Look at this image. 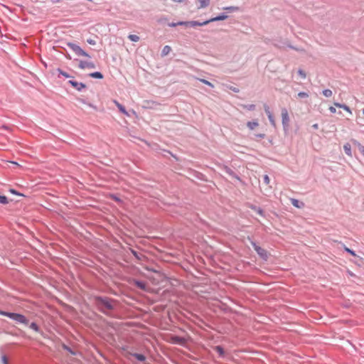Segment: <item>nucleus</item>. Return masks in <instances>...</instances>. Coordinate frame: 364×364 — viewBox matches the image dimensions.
I'll list each match as a JSON object with an SVG mask.
<instances>
[{
    "label": "nucleus",
    "mask_w": 364,
    "mask_h": 364,
    "mask_svg": "<svg viewBox=\"0 0 364 364\" xmlns=\"http://www.w3.org/2000/svg\"><path fill=\"white\" fill-rule=\"evenodd\" d=\"M363 114H364V109H363Z\"/></svg>",
    "instance_id": "09e8293b"
},
{
    "label": "nucleus",
    "mask_w": 364,
    "mask_h": 364,
    "mask_svg": "<svg viewBox=\"0 0 364 364\" xmlns=\"http://www.w3.org/2000/svg\"><path fill=\"white\" fill-rule=\"evenodd\" d=\"M10 192L14 193V194H18L17 192L15 190H14V189H11Z\"/></svg>",
    "instance_id": "79ce46f5"
},
{
    "label": "nucleus",
    "mask_w": 364,
    "mask_h": 364,
    "mask_svg": "<svg viewBox=\"0 0 364 364\" xmlns=\"http://www.w3.org/2000/svg\"><path fill=\"white\" fill-rule=\"evenodd\" d=\"M135 284H136V287H138L141 289H143V290L146 289V284L144 282L136 281V282H135Z\"/></svg>",
    "instance_id": "4be33fe9"
},
{
    "label": "nucleus",
    "mask_w": 364,
    "mask_h": 364,
    "mask_svg": "<svg viewBox=\"0 0 364 364\" xmlns=\"http://www.w3.org/2000/svg\"><path fill=\"white\" fill-rule=\"evenodd\" d=\"M9 203L8 198L4 196H0V203L7 204Z\"/></svg>",
    "instance_id": "b1692460"
},
{
    "label": "nucleus",
    "mask_w": 364,
    "mask_h": 364,
    "mask_svg": "<svg viewBox=\"0 0 364 364\" xmlns=\"http://www.w3.org/2000/svg\"><path fill=\"white\" fill-rule=\"evenodd\" d=\"M129 39L134 42H137L139 41V37L137 35L135 34H130L128 36Z\"/></svg>",
    "instance_id": "6ab92c4d"
},
{
    "label": "nucleus",
    "mask_w": 364,
    "mask_h": 364,
    "mask_svg": "<svg viewBox=\"0 0 364 364\" xmlns=\"http://www.w3.org/2000/svg\"><path fill=\"white\" fill-rule=\"evenodd\" d=\"M259 126V123L257 121L254 122H248L247 123V127L250 129L253 130Z\"/></svg>",
    "instance_id": "ddd939ff"
},
{
    "label": "nucleus",
    "mask_w": 364,
    "mask_h": 364,
    "mask_svg": "<svg viewBox=\"0 0 364 364\" xmlns=\"http://www.w3.org/2000/svg\"><path fill=\"white\" fill-rule=\"evenodd\" d=\"M136 358L141 361H143L145 360V357L141 354H136Z\"/></svg>",
    "instance_id": "473e14b6"
},
{
    "label": "nucleus",
    "mask_w": 364,
    "mask_h": 364,
    "mask_svg": "<svg viewBox=\"0 0 364 364\" xmlns=\"http://www.w3.org/2000/svg\"><path fill=\"white\" fill-rule=\"evenodd\" d=\"M200 3V9L205 8L209 5L210 0H197Z\"/></svg>",
    "instance_id": "2eb2a0df"
},
{
    "label": "nucleus",
    "mask_w": 364,
    "mask_h": 364,
    "mask_svg": "<svg viewBox=\"0 0 364 364\" xmlns=\"http://www.w3.org/2000/svg\"><path fill=\"white\" fill-rule=\"evenodd\" d=\"M282 124L284 127H287L289 126V117L288 111L286 108H283L282 109Z\"/></svg>",
    "instance_id": "39448f33"
},
{
    "label": "nucleus",
    "mask_w": 364,
    "mask_h": 364,
    "mask_svg": "<svg viewBox=\"0 0 364 364\" xmlns=\"http://www.w3.org/2000/svg\"><path fill=\"white\" fill-rule=\"evenodd\" d=\"M252 245L253 246L255 250L257 252V253L259 255L261 258H262L264 260H267L268 258V252L261 247L257 245V244L254 242H252Z\"/></svg>",
    "instance_id": "f03ea898"
},
{
    "label": "nucleus",
    "mask_w": 364,
    "mask_h": 364,
    "mask_svg": "<svg viewBox=\"0 0 364 364\" xmlns=\"http://www.w3.org/2000/svg\"><path fill=\"white\" fill-rule=\"evenodd\" d=\"M65 348L68 350L71 353L74 354L68 347H65Z\"/></svg>",
    "instance_id": "c03bdc74"
},
{
    "label": "nucleus",
    "mask_w": 364,
    "mask_h": 364,
    "mask_svg": "<svg viewBox=\"0 0 364 364\" xmlns=\"http://www.w3.org/2000/svg\"><path fill=\"white\" fill-rule=\"evenodd\" d=\"M258 213L260 214V215H262V210H258Z\"/></svg>",
    "instance_id": "37998d69"
},
{
    "label": "nucleus",
    "mask_w": 364,
    "mask_h": 364,
    "mask_svg": "<svg viewBox=\"0 0 364 364\" xmlns=\"http://www.w3.org/2000/svg\"><path fill=\"white\" fill-rule=\"evenodd\" d=\"M68 46L75 52L76 55L90 57V55L77 45H75L74 43H69Z\"/></svg>",
    "instance_id": "7ed1b4c3"
},
{
    "label": "nucleus",
    "mask_w": 364,
    "mask_h": 364,
    "mask_svg": "<svg viewBox=\"0 0 364 364\" xmlns=\"http://www.w3.org/2000/svg\"><path fill=\"white\" fill-rule=\"evenodd\" d=\"M268 119L271 123V124L273 126V127H276V122H275V119L274 118V116L272 114H269L268 116Z\"/></svg>",
    "instance_id": "412c9836"
},
{
    "label": "nucleus",
    "mask_w": 364,
    "mask_h": 364,
    "mask_svg": "<svg viewBox=\"0 0 364 364\" xmlns=\"http://www.w3.org/2000/svg\"><path fill=\"white\" fill-rule=\"evenodd\" d=\"M113 198H114L115 200H119V199H118L117 197H113Z\"/></svg>",
    "instance_id": "49530a36"
},
{
    "label": "nucleus",
    "mask_w": 364,
    "mask_h": 364,
    "mask_svg": "<svg viewBox=\"0 0 364 364\" xmlns=\"http://www.w3.org/2000/svg\"><path fill=\"white\" fill-rule=\"evenodd\" d=\"M79 68L81 69H94L95 65L92 62L80 60L79 63Z\"/></svg>",
    "instance_id": "423d86ee"
},
{
    "label": "nucleus",
    "mask_w": 364,
    "mask_h": 364,
    "mask_svg": "<svg viewBox=\"0 0 364 364\" xmlns=\"http://www.w3.org/2000/svg\"><path fill=\"white\" fill-rule=\"evenodd\" d=\"M0 315L7 316L18 323H23L25 325H27L28 323V320L23 314L17 313H10L0 310Z\"/></svg>",
    "instance_id": "f257e3e1"
},
{
    "label": "nucleus",
    "mask_w": 364,
    "mask_h": 364,
    "mask_svg": "<svg viewBox=\"0 0 364 364\" xmlns=\"http://www.w3.org/2000/svg\"><path fill=\"white\" fill-rule=\"evenodd\" d=\"M264 110H265V112L267 114V115L268 116L269 114H272V112H270L269 110V107L268 106H264Z\"/></svg>",
    "instance_id": "c9c22d12"
},
{
    "label": "nucleus",
    "mask_w": 364,
    "mask_h": 364,
    "mask_svg": "<svg viewBox=\"0 0 364 364\" xmlns=\"http://www.w3.org/2000/svg\"><path fill=\"white\" fill-rule=\"evenodd\" d=\"M214 350L220 355V356H223L224 355V350H223V348L220 346H215L214 347Z\"/></svg>",
    "instance_id": "a211bd4d"
},
{
    "label": "nucleus",
    "mask_w": 364,
    "mask_h": 364,
    "mask_svg": "<svg viewBox=\"0 0 364 364\" xmlns=\"http://www.w3.org/2000/svg\"><path fill=\"white\" fill-rule=\"evenodd\" d=\"M87 43L89 44H91V45H95V41L94 40H92V39H88L87 40Z\"/></svg>",
    "instance_id": "4c0bfd02"
},
{
    "label": "nucleus",
    "mask_w": 364,
    "mask_h": 364,
    "mask_svg": "<svg viewBox=\"0 0 364 364\" xmlns=\"http://www.w3.org/2000/svg\"><path fill=\"white\" fill-rule=\"evenodd\" d=\"M178 23H170V24H169V26H171V27H175V26H178Z\"/></svg>",
    "instance_id": "ea45409f"
},
{
    "label": "nucleus",
    "mask_w": 364,
    "mask_h": 364,
    "mask_svg": "<svg viewBox=\"0 0 364 364\" xmlns=\"http://www.w3.org/2000/svg\"><path fill=\"white\" fill-rule=\"evenodd\" d=\"M323 95L326 97H330L332 96L333 92L331 90L326 89V90H323Z\"/></svg>",
    "instance_id": "aec40b11"
},
{
    "label": "nucleus",
    "mask_w": 364,
    "mask_h": 364,
    "mask_svg": "<svg viewBox=\"0 0 364 364\" xmlns=\"http://www.w3.org/2000/svg\"><path fill=\"white\" fill-rule=\"evenodd\" d=\"M224 9L228 10V11H235L238 10V8L235 7V6H229V7L224 8Z\"/></svg>",
    "instance_id": "cd10ccee"
},
{
    "label": "nucleus",
    "mask_w": 364,
    "mask_h": 364,
    "mask_svg": "<svg viewBox=\"0 0 364 364\" xmlns=\"http://www.w3.org/2000/svg\"><path fill=\"white\" fill-rule=\"evenodd\" d=\"M344 250H345L347 252L350 253L351 255H353V256H354V257H355V256H356L355 252L354 251L351 250L350 249H349L348 247H345Z\"/></svg>",
    "instance_id": "c85d7f7f"
},
{
    "label": "nucleus",
    "mask_w": 364,
    "mask_h": 364,
    "mask_svg": "<svg viewBox=\"0 0 364 364\" xmlns=\"http://www.w3.org/2000/svg\"><path fill=\"white\" fill-rule=\"evenodd\" d=\"M90 76L93 78H97V79H102L103 77V75L100 72H95L90 74Z\"/></svg>",
    "instance_id": "f3484780"
},
{
    "label": "nucleus",
    "mask_w": 364,
    "mask_h": 364,
    "mask_svg": "<svg viewBox=\"0 0 364 364\" xmlns=\"http://www.w3.org/2000/svg\"><path fill=\"white\" fill-rule=\"evenodd\" d=\"M200 81L202 82L203 83L211 87H213V85L209 81L206 80H204V79H200Z\"/></svg>",
    "instance_id": "bb28decb"
},
{
    "label": "nucleus",
    "mask_w": 364,
    "mask_h": 364,
    "mask_svg": "<svg viewBox=\"0 0 364 364\" xmlns=\"http://www.w3.org/2000/svg\"><path fill=\"white\" fill-rule=\"evenodd\" d=\"M359 149H360V152H361V153L363 154V155L364 156V146H363L360 145V146H359Z\"/></svg>",
    "instance_id": "58836bf2"
},
{
    "label": "nucleus",
    "mask_w": 364,
    "mask_h": 364,
    "mask_svg": "<svg viewBox=\"0 0 364 364\" xmlns=\"http://www.w3.org/2000/svg\"><path fill=\"white\" fill-rule=\"evenodd\" d=\"M329 111L331 112V113H335L336 112V109L333 106H331L329 107Z\"/></svg>",
    "instance_id": "e433bc0d"
},
{
    "label": "nucleus",
    "mask_w": 364,
    "mask_h": 364,
    "mask_svg": "<svg viewBox=\"0 0 364 364\" xmlns=\"http://www.w3.org/2000/svg\"><path fill=\"white\" fill-rule=\"evenodd\" d=\"M334 106L343 109L346 112H348L349 114H352V112L350 109V107L344 104H340L338 102H334Z\"/></svg>",
    "instance_id": "9d476101"
},
{
    "label": "nucleus",
    "mask_w": 364,
    "mask_h": 364,
    "mask_svg": "<svg viewBox=\"0 0 364 364\" xmlns=\"http://www.w3.org/2000/svg\"><path fill=\"white\" fill-rule=\"evenodd\" d=\"M114 104L116 105V106L118 107V109H119V111L126 114V115H128V113L126 111L123 105H122L120 103H119L117 101L114 100Z\"/></svg>",
    "instance_id": "4468645a"
},
{
    "label": "nucleus",
    "mask_w": 364,
    "mask_h": 364,
    "mask_svg": "<svg viewBox=\"0 0 364 364\" xmlns=\"http://www.w3.org/2000/svg\"><path fill=\"white\" fill-rule=\"evenodd\" d=\"M60 0H53V2H58Z\"/></svg>",
    "instance_id": "de8ad7c7"
},
{
    "label": "nucleus",
    "mask_w": 364,
    "mask_h": 364,
    "mask_svg": "<svg viewBox=\"0 0 364 364\" xmlns=\"http://www.w3.org/2000/svg\"><path fill=\"white\" fill-rule=\"evenodd\" d=\"M171 50V48L169 46H165L161 51V55L163 56L167 55Z\"/></svg>",
    "instance_id": "dca6fc26"
},
{
    "label": "nucleus",
    "mask_w": 364,
    "mask_h": 364,
    "mask_svg": "<svg viewBox=\"0 0 364 364\" xmlns=\"http://www.w3.org/2000/svg\"><path fill=\"white\" fill-rule=\"evenodd\" d=\"M298 96L301 98L302 97H309V95L308 93L306 92H300L298 93Z\"/></svg>",
    "instance_id": "c756f323"
},
{
    "label": "nucleus",
    "mask_w": 364,
    "mask_h": 364,
    "mask_svg": "<svg viewBox=\"0 0 364 364\" xmlns=\"http://www.w3.org/2000/svg\"><path fill=\"white\" fill-rule=\"evenodd\" d=\"M312 127L314 129H318V124H314L312 125Z\"/></svg>",
    "instance_id": "a19ab883"
},
{
    "label": "nucleus",
    "mask_w": 364,
    "mask_h": 364,
    "mask_svg": "<svg viewBox=\"0 0 364 364\" xmlns=\"http://www.w3.org/2000/svg\"><path fill=\"white\" fill-rule=\"evenodd\" d=\"M58 71L59 72V73H60V75H63L64 77H70V75H69L67 73H65V72H64V71L61 70L60 69H58Z\"/></svg>",
    "instance_id": "2f4dec72"
},
{
    "label": "nucleus",
    "mask_w": 364,
    "mask_h": 364,
    "mask_svg": "<svg viewBox=\"0 0 364 364\" xmlns=\"http://www.w3.org/2000/svg\"><path fill=\"white\" fill-rule=\"evenodd\" d=\"M228 18V16L227 15H220L218 16H216L215 18H213L210 20H208V22H213V21H223V20H225Z\"/></svg>",
    "instance_id": "f8f14e48"
},
{
    "label": "nucleus",
    "mask_w": 364,
    "mask_h": 364,
    "mask_svg": "<svg viewBox=\"0 0 364 364\" xmlns=\"http://www.w3.org/2000/svg\"><path fill=\"white\" fill-rule=\"evenodd\" d=\"M264 183H265L266 184H269V182H270V179H269V176H268L267 175H265V176H264Z\"/></svg>",
    "instance_id": "f704fd0d"
},
{
    "label": "nucleus",
    "mask_w": 364,
    "mask_h": 364,
    "mask_svg": "<svg viewBox=\"0 0 364 364\" xmlns=\"http://www.w3.org/2000/svg\"><path fill=\"white\" fill-rule=\"evenodd\" d=\"M29 327L31 329H33V331H35L36 332H38L39 331V327L38 326V325L36 323H31L30 324Z\"/></svg>",
    "instance_id": "5701e85b"
},
{
    "label": "nucleus",
    "mask_w": 364,
    "mask_h": 364,
    "mask_svg": "<svg viewBox=\"0 0 364 364\" xmlns=\"http://www.w3.org/2000/svg\"><path fill=\"white\" fill-rule=\"evenodd\" d=\"M291 203L296 208H301V206L299 205V201L296 199H291Z\"/></svg>",
    "instance_id": "393cba45"
},
{
    "label": "nucleus",
    "mask_w": 364,
    "mask_h": 364,
    "mask_svg": "<svg viewBox=\"0 0 364 364\" xmlns=\"http://www.w3.org/2000/svg\"><path fill=\"white\" fill-rule=\"evenodd\" d=\"M1 362H2L3 364H9L8 359H7V357L6 355H2L1 356Z\"/></svg>",
    "instance_id": "72a5a7b5"
},
{
    "label": "nucleus",
    "mask_w": 364,
    "mask_h": 364,
    "mask_svg": "<svg viewBox=\"0 0 364 364\" xmlns=\"http://www.w3.org/2000/svg\"><path fill=\"white\" fill-rule=\"evenodd\" d=\"M232 90H233V91H235V92H236L239 91V90H238L237 89H236V88L232 89Z\"/></svg>",
    "instance_id": "a18cd8bd"
},
{
    "label": "nucleus",
    "mask_w": 364,
    "mask_h": 364,
    "mask_svg": "<svg viewBox=\"0 0 364 364\" xmlns=\"http://www.w3.org/2000/svg\"><path fill=\"white\" fill-rule=\"evenodd\" d=\"M343 149L345 151V153L349 156H352V152H351V146L350 144L348 143H346V144H344L343 146Z\"/></svg>",
    "instance_id": "9b49d317"
},
{
    "label": "nucleus",
    "mask_w": 364,
    "mask_h": 364,
    "mask_svg": "<svg viewBox=\"0 0 364 364\" xmlns=\"http://www.w3.org/2000/svg\"><path fill=\"white\" fill-rule=\"evenodd\" d=\"M298 73L302 78H306V75L304 70H299Z\"/></svg>",
    "instance_id": "7c9ffc66"
},
{
    "label": "nucleus",
    "mask_w": 364,
    "mask_h": 364,
    "mask_svg": "<svg viewBox=\"0 0 364 364\" xmlns=\"http://www.w3.org/2000/svg\"><path fill=\"white\" fill-rule=\"evenodd\" d=\"M209 23L208 20L205 21L204 22L200 23L198 21H180L178 22V24L180 26L184 25V26H201Z\"/></svg>",
    "instance_id": "20e7f679"
},
{
    "label": "nucleus",
    "mask_w": 364,
    "mask_h": 364,
    "mask_svg": "<svg viewBox=\"0 0 364 364\" xmlns=\"http://www.w3.org/2000/svg\"><path fill=\"white\" fill-rule=\"evenodd\" d=\"M68 82L78 91L85 87V85L82 82H77L73 80H69Z\"/></svg>",
    "instance_id": "1a4fd4ad"
},
{
    "label": "nucleus",
    "mask_w": 364,
    "mask_h": 364,
    "mask_svg": "<svg viewBox=\"0 0 364 364\" xmlns=\"http://www.w3.org/2000/svg\"><path fill=\"white\" fill-rule=\"evenodd\" d=\"M97 304L99 306H103L106 307L108 309H110L112 308V304L107 299H102V298H98V299H97Z\"/></svg>",
    "instance_id": "0eeeda50"
},
{
    "label": "nucleus",
    "mask_w": 364,
    "mask_h": 364,
    "mask_svg": "<svg viewBox=\"0 0 364 364\" xmlns=\"http://www.w3.org/2000/svg\"><path fill=\"white\" fill-rule=\"evenodd\" d=\"M243 107L248 110H254L255 109V105H243Z\"/></svg>",
    "instance_id": "a878e982"
},
{
    "label": "nucleus",
    "mask_w": 364,
    "mask_h": 364,
    "mask_svg": "<svg viewBox=\"0 0 364 364\" xmlns=\"http://www.w3.org/2000/svg\"><path fill=\"white\" fill-rule=\"evenodd\" d=\"M169 341L173 343H177L181 345L185 343V339L183 338L176 336H171Z\"/></svg>",
    "instance_id": "6e6552de"
}]
</instances>
